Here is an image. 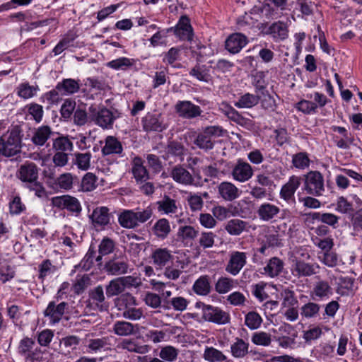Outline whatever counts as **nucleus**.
<instances>
[{
    "label": "nucleus",
    "mask_w": 362,
    "mask_h": 362,
    "mask_svg": "<svg viewBox=\"0 0 362 362\" xmlns=\"http://www.w3.org/2000/svg\"><path fill=\"white\" fill-rule=\"evenodd\" d=\"M173 31L180 40L191 42L193 40L194 32L190 20L187 16H182L175 27L165 30V33Z\"/></svg>",
    "instance_id": "5"
},
{
    "label": "nucleus",
    "mask_w": 362,
    "mask_h": 362,
    "mask_svg": "<svg viewBox=\"0 0 362 362\" xmlns=\"http://www.w3.org/2000/svg\"><path fill=\"white\" fill-rule=\"evenodd\" d=\"M165 156H163L164 159L167 160L170 156H175L179 158L182 162L184 160V155L186 152L185 146L177 141H170L165 147Z\"/></svg>",
    "instance_id": "29"
},
{
    "label": "nucleus",
    "mask_w": 362,
    "mask_h": 362,
    "mask_svg": "<svg viewBox=\"0 0 362 362\" xmlns=\"http://www.w3.org/2000/svg\"><path fill=\"white\" fill-rule=\"evenodd\" d=\"M123 151L122 143L113 136H107L105 139V146L102 148L103 156L111 154L121 155Z\"/></svg>",
    "instance_id": "25"
},
{
    "label": "nucleus",
    "mask_w": 362,
    "mask_h": 362,
    "mask_svg": "<svg viewBox=\"0 0 362 362\" xmlns=\"http://www.w3.org/2000/svg\"><path fill=\"white\" fill-rule=\"evenodd\" d=\"M124 291L119 277L111 280L105 286L106 296L111 298L122 293Z\"/></svg>",
    "instance_id": "50"
},
{
    "label": "nucleus",
    "mask_w": 362,
    "mask_h": 362,
    "mask_svg": "<svg viewBox=\"0 0 362 362\" xmlns=\"http://www.w3.org/2000/svg\"><path fill=\"white\" fill-rule=\"evenodd\" d=\"M17 177L27 185L33 183L38 179L39 168L33 162H26L21 165L16 173Z\"/></svg>",
    "instance_id": "11"
},
{
    "label": "nucleus",
    "mask_w": 362,
    "mask_h": 362,
    "mask_svg": "<svg viewBox=\"0 0 362 362\" xmlns=\"http://www.w3.org/2000/svg\"><path fill=\"white\" fill-rule=\"evenodd\" d=\"M332 295V288L329 284L325 280L317 281L312 291V296L319 300L328 298Z\"/></svg>",
    "instance_id": "27"
},
{
    "label": "nucleus",
    "mask_w": 362,
    "mask_h": 362,
    "mask_svg": "<svg viewBox=\"0 0 362 362\" xmlns=\"http://www.w3.org/2000/svg\"><path fill=\"white\" fill-rule=\"evenodd\" d=\"M250 344L242 338L236 337L230 344V351L235 358H244L249 354Z\"/></svg>",
    "instance_id": "24"
},
{
    "label": "nucleus",
    "mask_w": 362,
    "mask_h": 362,
    "mask_svg": "<svg viewBox=\"0 0 362 362\" xmlns=\"http://www.w3.org/2000/svg\"><path fill=\"white\" fill-rule=\"evenodd\" d=\"M109 341L110 338L108 337L88 339L86 345L88 352L96 353L102 349H107L110 345Z\"/></svg>",
    "instance_id": "40"
},
{
    "label": "nucleus",
    "mask_w": 362,
    "mask_h": 362,
    "mask_svg": "<svg viewBox=\"0 0 362 362\" xmlns=\"http://www.w3.org/2000/svg\"><path fill=\"white\" fill-rule=\"evenodd\" d=\"M113 331L115 334L122 337H127L134 334L135 326L127 321H117L113 325Z\"/></svg>",
    "instance_id": "36"
},
{
    "label": "nucleus",
    "mask_w": 362,
    "mask_h": 362,
    "mask_svg": "<svg viewBox=\"0 0 362 362\" xmlns=\"http://www.w3.org/2000/svg\"><path fill=\"white\" fill-rule=\"evenodd\" d=\"M90 300L98 307L103 308L105 305V296L103 288L99 285L89 292Z\"/></svg>",
    "instance_id": "52"
},
{
    "label": "nucleus",
    "mask_w": 362,
    "mask_h": 362,
    "mask_svg": "<svg viewBox=\"0 0 362 362\" xmlns=\"http://www.w3.org/2000/svg\"><path fill=\"white\" fill-rule=\"evenodd\" d=\"M143 129L146 132H161L167 128L161 113L147 112L141 119Z\"/></svg>",
    "instance_id": "6"
},
{
    "label": "nucleus",
    "mask_w": 362,
    "mask_h": 362,
    "mask_svg": "<svg viewBox=\"0 0 362 362\" xmlns=\"http://www.w3.org/2000/svg\"><path fill=\"white\" fill-rule=\"evenodd\" d=\"M114 248L115 243L112 239L109 238H103L99 245V255L96 257L95 262H98V264H100L102 256L107 255L112 253L114 250Z\"/></svg>",
    "instance_id": "48"
},
{
    "label": "nucleus",
    "mask_w": 362,
    "mask_h": 362,
    "mask_svg": "<svg viewBox=\"0 0 362 362\" xmlns=\"http://www.w3.org/2000/svg\"><path fill=\"white\" fill-rule=\"evenodd\" d=\"M67 307L68 303L66 302L57 304L54 300L50 301L43 312L44 316L48 317L52 324H57L62 320Z\"/></svg>",
    "instance_id": "12"
},
{
    "label": "nucleus",
    "mask_w": 362,
    "mask_h": 362,
    "mask_svg": "<svg viewBox=\"0 0 362 362\" xmlns=\"http://www.w3.org/2000/svg\"><path fill=\"white\" fill-rule=\"evenodd\" d=\"M280 296L282 300V308L297 306L298 304V300L296 296L295 292L289 288H284L280 293Z\"/></svg>",
    "instance_id": "43"
},
{
    "label": "nucleus",
    "mask_w": 362,
    "mask_h": 362,
    "mask_svg": "<svg viewBox=\"0 0 362 362\" xmlns=\"http://www.w3.org/2000/svg\"><path fill=\"white\" fill-rule=\"evenodd\" d=\"M61 95H71L77 93L80 89L79 81L72 78H65L57 85Z\"/></svg>",
    "instance_id": "30"
},
{
    "label": "nucleus",
    "mask_w": 362,
    "mask_h": 362,
    "mask_svg": "<svg viewBox=\"0 0 362 362\" xmlns=\"http://www.w3.org/2000/svg\"><path fill=\"white\" fill-rule=\"evenodd\" d=\"M284 268V262L277 257H273L269 259L264 267L263 274L270 278H275L279 276Z\"/></svg>",
    "instance_id": "21"
},
{
    "label": "nucleus",
    "mask_w": 362,
    "mask_h": 362,
    "mask_svg": "<svg viewBox=\"0 0 362 362\" xmlns=\"http://www.w3.org/2000/svg\"><path fill=\"white\" fill-rule=\"evenodd\" d=\"M132 173L137 182L146 181L148 179V173L146 168L142 165L140 158H136L134 160Z\"/></svg>",
    "instance_id": "46"
},
{
    "label": "nucleus",
    "mask_w": 362,
    "mask_h": 362,
    "mask_svg": "<svg viewBox=\"0 0 362 362\" xmlns=\"http://www.w3.org/2000/svg\"><path fill=\"white\" fill-rule=\"evenodd\" d=\"M158 210L161 214H175L177 211V201L165 195L163 199L157 202Z\"/></svg>",
    "instance_id": "31"
},
{
    "label": "nucleus",
    "mask_w": 362,
    "mask_h": 362,
    "mask_svg": "<svg viewBox=\"0 0 362 362\" xmlns=\"http://www.w3.org/2000/svg\"><path fill=\"white\" fill-rule=\"evenodd\" d=\"M259 102V95L250 93H245L241 95L237 101L234 103V105L238 108H252L257 105Z\"/></svg>",
    "instance_id": "33"
},
{
    "label": "nucleus",
    "mask_w": 362,
    "mask_h": 362,
    "mask_svg": "<svg viewBox=\"0 0 362 362\" xmlns=\"http://www.w3.org/2000/svg\"><path fill=\"white\" fill-rule=\"evenodd\" d=\"M308 194L315 197L322 195L325 191L324 177L321 173L311 170L304 175V188Z\"/></svg>",
    "instance_id": "2"
},
{
    "label": "nucleus",
    "mask_w": 362,
    "mask_h": 362,
    "mask_svg": "<svg viewBox=\"0 0 362 362\" xmlns=\"http://www.w3.org/2000/svg\"><path fill=\"white\" fill-rule=\"evenodd\" d=\"M175 110L179 117L188 119L197 117L202 112L199 106L189 100L178 101L175 106Z\"/></svg>",
    "instance_id": "9"
},
{
    "label": "nucleus",
    "mask_w": 362,
    "mask_h": 362,
    "mask_svg": "<svg viewBox=\"0 0 362 362\" xmlns=\"http://www.w3.org/2000/svg\"><path fill=\"white\" fill-rule=\"evenodd\" d=\"M257 95L259 97V101L262 108L270 111H274L276 107V100L267 90L257 93Z\"/></svg>",
    "instance_id": "56"
},
{
    "label": "nucleus",
    "mask_w": 362,
    "mask_h": 362,
    "mask_svg": "<svg viewBox=\"0 0 362 362\" xmlns=\"http://www.w3.org/2000/svg\"><path fill=\"white\" fill-rule=\"evenodd\" d=\"M150 258L156 269L162 270L170 263H173L174 255L168 248L158 247L152 251Z\"/></svg>",
    "instance_id": "7"
},
{
    "label": "nucleus",
    "mask_w": 362,
    "mask_h": 362,
    "mask_svg": "<svg viewBox=\"0 0 362 362\" xmlns=\"http://www.w3.org/2000/svg\"><path fill=\"white\" fill-rule=\"evenodd\" d=\"M172 179L177 183L184 186L195 185L192 175L182 165L174 166L170 173Z\"/></svg>",
    "instance_id": "17"
},
{
    "label": "nucleus",
    "mask_w": 362,
    "mask_h": 362,
    "mask_svg": "<svg viewBox=\"0 0 362 362\" xmlns=\"http://www.w3.org/2000/svg\"><path fill=\"white\" fill-rule=\"evenodd\" d=\"M118 222L124 228L133 229L136 228L134 210H124L119 215Z\"/></svg>",
    "instance_id": "37"
},
{
    "label": "nucleus",
    "mask_w": 362,
    "mask_h": 362,
    "mask_svg": "<svg viewBox=\"0 0 362 362\" xmlns=\"http://www.w3.org/2000/svg\"><path fill=\"white\" fill-rule=\"evenodd\" d=\"M35 341L29 337H25L19 342L18 347V353L26 358L32 357V349L35 345Z\"/></svg>",
    "instance_id": "54"
},
{
    "label": "nucleus",
    "mask_w": 362,
    "mask_h": 362,
    "mask_svg": "<svg viewBox=\"0 0 362 362\" xmlns=\"http://www.w3.org/2000/svg\"><path fill=\"white\" fill-rule=\"evenodd\" d=\"M301 183L300 177L292 175L289 177L288 181L284 184L280 190V197L284 201L295 203L294 194L296 191L300 187Z\"/></svg>",
    "instance_id": "14"
},
{
    "label": "nucleus",
    "mask_w": 362,
    "mask_h": 362,
    "mask_svg": "<svg viewBox=\"0 0 362 362\" xmlns=\"http://www.w3.org/2000/svg\"><path fill=\"white\" fill-rule=\"evenodd\" d=\"M237 281L230 277L221 276L215 284V291L219 294H225L233 289Z\"/></svg>",
    "instance_id": "35"
},
{
    "label": "nucleus",
    "mask_w": 362,
    "mask_h": 362,
    "mask_svg": "<svg viewBox=\"0 0 362 362\" xmlns=\"http://www.w3.org/2000/svg\"><path fill=\"white\" fill-rule=\"evenodd\" d=\"M248 42L245 35L236 33L231 34L226 41V49L231 54L238 53Z\"/></svg>",
    "instance_id": "19"
},
{
    "label": "nucleus",
    "mask_w": 362,
    "mask_h": 362,
    "mask_svg": "<svg viewBox=\"0 0 362 362\" xmlns=\"http://www.w3.org/2000/svg\"><path fill=\"white\" fill-rule=\"evenodd\" d=\"M318 258L322 264L331 268L335 267L342 262L338 254L332 250L323 252Z\"/></svg>",
    "instance_id": "45"
},
{
    "label": "nucleus",
    "mask_w": 362,
    "mask_h": 362,
    "mask_svg": "<svg viewBox=\"0 0 362 362\" xmlns=\"http://www.w3.org/2000/svg\"><path fill=\"white\" fill-rule=\"evenodd\" d=\"M117 347L119 349L141 354H146L148 350L147 345H141L135 339L132 338H125L122 339L118 343Z\"/></svg>",
    "instance_id": "23"
},
{
    "label": "nucleus",
    "mask_w": 362,
    "mask_h": 362,
    "mask_svg": "<svg viewBox=\"0 0 362 362\" xmlns=\"http://www.w3.org/2000/svg\"><path fill=\"white\" fill-rule=\"evenodd\" d=\"M334 351V346L327 343L320 344L315 351V356L318 360H326L328 357L332 356Z\"/></svg>",
    "instance_id": "55"
},
{
    "label": "nucleus",
    "mask_w": 362,
    "mask_h": 362,
    "mask_svg": "<svg viewBox=\"0 0 362 362\" xmlns=\"http://www.w3.org/2000/svg\"><path fill=\"white\" fill-rule=\"evenodd\" d=\"M187 204L192 211H200L204 205L202 196L199 194L189 192L187 198Z\"/></svg>",
    "instance_id": "60"
},
{
    "label": "nucleus",
    "mask_w": 362,
    "mask_h": 362,
    "mask_svg": "<svg viewBox=\"0 0 362 362\" xmlns=\"http://www.w3.org/2000/svg\"><path fill=\"white\" fill-rule=\"evenodd\" d=\"M310 158L308 154L304 152H300L293 156L292 163L298 169H305L310 165Z\"/></svg>",
    "instance_id": "62"
},
{
    "label": "nucleus",
    "mask_w": 362,
    "mask_h": 362,
    "mask_svg": "<svg viewBox=\"0 0 362 362\" xmlns=\"http://www.w3.org/2000/svg\"><path fill=\"white\" fill-rule=\"evenodd\" d=\"M74 164L82 170H87L90 167V159L92 155L89 152L76 153L74 154Z\"/></svg>",
    "instance_id": "51"
},
{
    "label": "nucleus",
    "mask_w": 362,
    "mask_h": 362,
    "mask_svg": "<svg viewBox=\"0 0 362 362\" xmlns=\"http://www.w3.org/2000/svg\"><path fill=\"white\" fill-rule=\"evenodd\" d=\"M247 259V255L246 252L240 251L230 252L228 261L226 265V272L233 276H237L246 265Z\"/></svg>",
    "instance_id": "8"
},
{
    "label": "nucleus",
    "mask_w": 362,
    "mask_h": 362,
    "mask_svg": "<svg viewBox=\"0 0 362 362\" xmlns=\"http://www.w3.org/2000/svg\"><path fill=\"white\" fill-rule=\"evenodd\" d=\"M52 148L56 151L71 152L74 149V144L68 136H62L54 139Z\"/></svg>",
    "instance_id": "42"
},
{
    "label": "nucleus",
    "mask_w": 362,
    "mask_h": 362,
    "mask_svg": "<svg viewBox=\"0 0 362 362\" xmlns=\"http://www.w3.org/2000/svg\"><path fill=\"white\" fill-rule=\"evenodd\" d=\"M20 132L16 128L8 131L0 137V161L4 157H11L18 154L21 148Z\"/></svg>",
    "instance_id": "1"
},
{
    "label": "nucleus",
    "mask_w": 362,
    "mask_h": 362,
    "mask_svg": "<svg viewBox=\"0 0 362 362\" xmlns=\"http://www.w3.org/2000/svg\"><path fill=\"white\" fill-rule=\"evenodd\" d=\"M189 75L200 81L208 82L210 79L209 69L206 65L197 64L189 71Z\"/></svg>",
    "instance_id": "47"
},
{
    "label": "nucleus",
    "mask_w": 362,
    "mask_h": 362,
    "mask_svg": "<svg viewBox=\"0 0 362 362\" xmlns=\"http://www.w3.org/2000/svg\"><path fill=\"white\" fill-rule=\"evenodd\" d=\"M252 78V83L255 88L256 93L266 90L265 74L263 71H257Z\"/></svg>",
    "instance_id": "64"
},
{
    "label": "nucleus",
    "mask_w": 362,
    "mask_h": 362,
    "mask_svg": "<svg viewBox=\"0 0 362 362\" xmlns=\"http://www.w3.org/2000/svg\"><path fill=\"white\" fill-rule=\"evenodd\" d=\"M38 87L37 86H30L28 83H23L18 86L17 94L22 98L28 99L35 96Z\"/></svg>",
    "instance_id": "58"
},
{
    "label": "nucleus",
    "mask_w": 362,
    "mask_h": 362,
    "mask_svg": "<svg viewBox=\"0 0 362 362\" xmlns=\"http://www.w3.org/2000/svg\"><path fill=\"white\" fill-rule=\"evenodd\" d=\"M178 353L174 346H165L160 349L159 356L164 361L173 362L177 359Z\"/></svg>",
    "instance_id": "59"
},
{
    "label": "nucleus",
    "mask_w": 362,
    "mask_h": 362,
    "mask_svg": "<svg viewBox=\"0 0 362 362\" xmlns=\"http://www.w3.org/2000/svg\"><path fill=\"white\" fill-rule=\"evenodd\" d=\"M194 143L197 147L205 151L214 148V141L203 132L197 135Z\"/></svg>",
    "instance_id": "61"
},
{
    "label": "nucleus",
    "mask_w": 362,
    "mask_h": 362,
    "mask_svg": "<svg viewBox=\"0 0 362 362\" xmlns=\"http://www.w3.org/2000/svg\"><path fill=\"white\" fill-rule=\"evenodd\" d=\"M320 305L314 302H308L300 308V315L303 318L311 319L318 316Z\"/></svg>",
    "instance_id": "44"
},
{
    "label": "nucleus",
    "mask_w": 362,
    "mask_h": 362,
    "mask_svg": "<svg viewBox=\"0 0 362 362\" xmlns=\"http://www.w3.org/2000/svg\"><path fill=\"white\" fill-rule=\"evenodd\" d=\"M192 291L198 296H206L211 293V279L208 275L199 276L192 286Z\"/></svg>",
    "instance_id": "26"
},
{
    "label": "nucleus",
    "mask_w": 362,
    "mask_h": 362,
    "mask_svg": "<svg viewBox=\"0 0 362 362\" xmlns=\"http://www.w3.org/2000/svg\"><path fill=\"white\" fill-rule=\"evenodd\" d=\"M202 358L207 362H224L228 359L221 351L213 346L205 347Z\"/></svg>",
    "instance_id": "32"
},
{
    "label": "nucleus",
    "mask_w": 362,
    "mask_h": 362,
    "mask_svg": "<svg viewBox=\"0 0 362 362\" xmlns=\"http://www.w3.org/2000/svg\"><path fill=\"white\" fill-rule=\"evenodd\" d=\"M202 308V318L205 321L217 325H226L230 322V317L228 313L218 307L206 305L201 303Z\"/></svg>",
    "instance_id": "3"
},
{
    "label": "nucleus",
    "mask_w": 362,
    "mask_h": 362,
    "mask_svg": "<svg viewBox=\"0 0 362 362\" xmlns=\"http://www.w3.org/2000/svg\"><path fill=\"white\" fill-rule=\"evenodd\" d=\"M217 188L220 197L227 202H232L240 195V189L230 182H222L218 185Z\"/></svg>",
    "instance_id": "20"
},
{
    "label": "nucleus",
    "mask_w": 362,
    "mask_h": 362,
    "mask_svg": "<svg viewBox=\"0 0 362 362\" xmlns=\"http://www.w3.org/2000/svg\"><path fill=\"white\" fill-rule=\"evenodd\" d=\"M319 268L320 266L317 264H310L303 260L296 259L293 261L292 274L298 278L310 276L317 274V269Z\"/></svg>",
    "instance_id": "18"
},
{
    "label": "nucleus",
    "mask_w": 362,
    "mask_h": 362,
    "mask_svg": "<svg viewBox=\"0 0 362 362\" xmlns=\"http://www.w3.org/2000/svg\"><path fill=\"white\" fill-rule=\"evenodd\" d=\"M153 234L160 239H165L170 232V226L168 220L160 218L158 220L152 228Z\"/></svg>",
    "instance_id": "38"
},
{
    "label": "nucleus",
    "mask_w": 362,
    "mask_h": 362,
    "mask_svg": "<svg viewBox=\"0 0 362 362\" xmlns=\"http://www.w3.org/2000/svg\"><path fill=\"white\" fill-rule=\"evenodd\" d=\"M89 110L91 113L92 120L103 129H112L115 120L118 117V115H115L110 110L105 107L96 111L95 108L91 106Z\"/></svg>",
    "instance_id": "4"
},
{
    "label": "nucleus",
    "mask_w": 362,
    "mask_h": 362,
    "mask_svg": "<svg viewBox=\"0 0 362 362\" xmlns=\"http://www.w3.org/2000/svg\"><path fill=\"white\" fill-rule=\"evenodd\" d=\"M90 218L95 225L105 226L110 221L109 209L107 207H98L93 210Z\"/></svg>",
    "instance_id": "34"
},
{
    "label": "nucleus",
    "mask_w": 362,
    "mask_h": 362,
    "mask_svg": "<svg viewBox=\"0 0 362 362\" xmlns=\"http://www.w3.org/2000/svg\"><path fill=\"white\" fill-rule=\"evenodd\" d=\"M52 133L49 126L42 125L34 131L31 141L35 145L42 146L49 139Z\"/></svg>",
    "instance_id": "28"
},
{
    "label": "nucleus",
    "mask_w": 362,
    "mask_h": 362,
    "mask_svg": "<svg viewBox=\"0 0 362 362\" xmlns=\"http://www.w3.org/2000/svg\"><path fill=\"white\" fill-rule=\"evenodd\" d=\"M247 223L240 219H231L225 226L226 230L232 235H239L246 229Z\"/></svg>",
    "instance_id": "39"
},
{
    "label": "nucleus",
    "mask_w": 362,
    "mask_h": 362,
    "mask_svg": "<svg viewBox=\"0 0 362 362\" xmlns=\"http://www.w3.org/2000/svg\"><path fill=\"white\" fill-rule=\"evenodd\" d=\"M231 175L235 180L245 182L252 177L253 170L248 163L239 159L232 169Z\"/></svg>",
    "instance_id": "13"
},
{
    "label": "nucleus",
    "mask_w": 362,
    "mask_h": 362,
    "mask_svg": "<svg viewBox=\"0 0 362 362\" xmlns=\"http://www.w3.org/2000/svg\"><path fill=\"white\" fill-rule=\"evenodd\" d=\"M251 341L257 346H269L272 341V335L263 331L256 332L252 334Z\"/></svg>",
    "instance_id": "49"
},
{
    "label": "nucleus",
    "mask_w": 362,
    "mask_h": 362,
    "mask_svg": "<svg viewBox=\"0 0 362 362\" xmlns=\"http://www.w3.org/2000/svg\"><path fill=\"white\" fill-rule=\"evenodd\" d=\"M90 279L88 275H77L72 285V290L74 293L79 295L83 293L90 285Z\"/></svg>",
    "instance_id": "53"
},
{
    "label": "nucleus",
    "mask_w": 362,
    "mask_h": 362,
    "mask_svg": "<svg viewBox=\"0 0 362 362\" xmlns=\"http://www.w3.org/2000/svg\"><path fill=\"white\" fill-rule=\"evenodd\" d=\"M52 204L59 209H66L71 212L79 213L81 211L78 200L69 195H63L53 197Z\"/></svg>",
    "instance_id": "16"
},
{
    "label": "nucleus",
    "mask_w": 362,
    "mask_h": 362,
    "mask_svg": "<svg viewBox=\"0 0 362 362\" xmlns=\"http://www.w3.org/2000/svg\"><path fill=\"white\" fill-rule=\"evenodd\" d=\"M288 33V24L284 21H278L268 27L266 33L270 35L275 42H279L286 40Z\"/></svg>",
    "instance_id": "15"
},
{
    "label": "nucleus",
    "mask_w": 362,
    "mask_h": 362,
    "mask_svg": "<svg viewBox=\"0 0 362 362\" xmlns=\"http://www.w3.org/2000/svg\"><path fill=\"white\" fill-rule=\"evenodd\" d=\"M280 212L279 206L268 202L262 204L257 210V214L260 220L269 221L276 218Z\"/></svg>",
    "instance_id": "22"
},
{
    "label": "nucleus",
    "mask_w": 362,
    "mask_h": 362,
    "mask_svg": "<svg viewBox=\"0 0 362 362\" xmlns=\"http://www.w3.org/2000/svg\"><path fill=\"white\" fill-rule=\"evenodd\" d=\"M189 303V300L182 296H175L165 301V308H173L175 311L183 312L187 309Z\"/></svg>",
    "instance_id": "41"
},
{
    "label": "nucleus",
    "mask_w": 362,
    "mask_h": 362,
    "mask_svg": "<svg viewBox=\"0 0 362 362\" xmlns=\"http://www.w3.org/2000/svg\"><path fill=\"white\" fill-rule=\"evenodd\" d=\"M97 177L92 173H87L81 181V188L84 192H91L97 187Z\"/></svg>",
    "instance_id": "63"
},
{
    "label": "nucleus",
    "mask_w": 362,
    "mask_h": 362,
    "mask_svg": "<svg viewBox=\"0 0 362 362\" xmlns=\"http://www.w3.org/2000/svg\"><path fill=\"white\" fill-rule=\"evenodd\" d=\"M262 323V317L256 312H249L245 317V325L252 330L258 329Z\"/></svg>",
    "instance_id": "57"
},
{
    "label": "nucleus",
    "mask_w": 362,
    "mask_h": 362,
    "mask_svg": "<svg viewBox=\"0 0 362 362\" xmlns=\"http://www.w3.org/2000/svg\"><path fill=\"white\" fill-rule=\"evenodd\" d=\"M129 261L126 257H115L106 262L105 269L111 275L119 276L128 273Z\"/></svg>",
    "instance_id": "10"
}]
</instances>
